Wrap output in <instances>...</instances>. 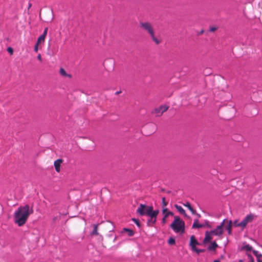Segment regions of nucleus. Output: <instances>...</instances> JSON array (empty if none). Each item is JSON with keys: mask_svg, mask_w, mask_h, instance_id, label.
Wrapping results in <instances>:
<instances>
[{"mask_svg": "<svg viewBox=\"0 0 262 262\" xmlns=\"http://www.w3.org/2000/svg\"><path fill=\"white\" fill-rule=\"evenodd\" d=\"M93 231H92V232L91 233V235L92 236H96V235H98L99 234V233L98 232V224H94L93 225Z\"/></svg>", "mask_w": 262, "mask_h": 262, "instance_id": "obj_14", "label": "nucleus"}, {"mask_svg": "<svg viewBox=\"0 0 262 262\" xmlns=\"http://www.w3.org/2000/svg\"><path fill=\"white\" fill-rule=\"evenodd\" d=\"M225 220L226 221V224L224 225V227L228 231V234L230 235L232 232V222L231 220L228 221L227 219Z\"/></svg>", "mask_w": 262, "mask_h": 262, "instance_id": "obj_11", "label": "nucleus"}, {"mask_svg": "<svg viewBox=\"0 0 262 262\" xmlns=\"http://www.w3.org/2000/svg\"><path fill=\"white\" fill-rule=\"evenodd\" d=\"M253 252L256 256L257 259H258V258L259 259H262V255L260 254H259L258 251L253 250Z\"/></svg>", "mask_w": 262, "mask_h": 262, "instance_id": "obj_21", "label": "nucleus"}, {"mask_svg": "<svg viewBox=\"0 0 262 262\" xmlns=\"http://www.w3.org/2000/svg\"><path fill=\"white\" fill-rule=\"evenodd\" d=\"M60 74L64 77H71V75L66 73V71L63 68H60Z\"/></svg>", "mask_w": 262, "mask_h": 262, "instance_id": "obj_18", "label": "nucleus"}, {"mask_svg": "<svg viewBox=\"0 0 262 262\" xmlns=\"http://www.w3.org/2000/svg\"><path fill=\"white\" fill-rule=\"evenodd\" d=\"M162 204L163 208H166V206L168 205V202L166 201L165 197L162 198Z\"/></svg>", "mask_w": 262, "mask_h": 262, "instance_id": "obj_19", "label": "nucleus"}, {"mask_svg": "<svg viewBox=\"0 0 262 262\" xmlns=\"http://www.w3.org/2000/svg\"><path fill=\"white\" fill-rule=\"evenodd\" d=\"M37 59L40 61H41V56L40 54L37 55Z\"/></svg>", "mask_w": 262, "mask_h": 262, "instance_id": "obj_35", "label": "nucleus"}, {"mask_svg": "<svg viewBox=\"0 0 262 262\" xmlns=\"http://www.w3.org/2000/svg\"><path fill=\"white\" fill-rule=\"evenodd\" d=\"M132 220L135 223V224L139 227H140V223L138 220L136 219H133Z\"/></svg>", "mask_w": 262, "mask_h": 262, "instance_id": "obj_26", "label": "nucleus"}, {"mask_svg": "<svg viewBox=\"0 0 262 262\" xmlns=\"http://www.w3.org/2000/svg\"><path fill=\"white\" fill-rule=\"evenodd\" d=\"M218 245H217L216 242H213L210 244V245L209 246L208 249L210 251H215Z\"/></svg>", "mask_w": 262, "mask_h": 262, "instance_id": "obj_17", "label": "nucleus"}, {"mask_svg": "<svg viewBox=\"0 0 262 262\" xmlns=\"http://www.w3.org/2000/svg\"><path fill=\"white\" fill-rule=\"evenodd\" d=\"M32 7V4L29 3L28 5V9H29Z\"/></svg>", "mask_w": 262, "mask_h": 262, "instance_id": "obj_36", "label": "nucleus"}, {"mask_svg": "<svg viewBox=\"0 0 262 262\" xmlns=\"http://www.w3.org/2000/svg\"><path fill=\"white\" fill-rule=\"evenodd\" d=\"M243 249L247 251H250L252 250V248L249 245H247L244 246Z\"/></svg>", "mask_w": 262, "mask_h": 262, "instance_id": "obj_24", "label": "nucleus"}, {"mask_svg": "<svg viewBox=\"0 0 262 262\" xmlns=\"http://www.w3.org/2000/svg\"><path fill=\"white\" fill-rule=\"evenodd\" d=\"M212 235H213V234L211 233V231H206L205 237L203 241L204 243L210 242L212 238Z\"/></svg>", "mask_w": 262, "mask_h": 262, "instance_id": "obj_12", "label": "nucleus"}, {"mask_svg": "<svg viewBox=\"0 0 262 262\" xmlns=\"http://www.w3.org/2000/svg\"><path fill=\"white\" fill-rule=\"evenodd\" d=\"M39 43H38L36 42V43L35 45L34 50L35 52H37L38 50V45Z\"/></svg>", "mask_w": 262, "mask_h": 262, "instance_id": "obj_31", "label": "nucleus"}, {"mask_svg": "<svg viewBox=\"0 0 262 262\" xmlns=\"http://www.w3.org/2000/svg\"><path fill=\"white\" fill-rule=\"evenodd\" d=\"M170 227L176 233H183L185 231V223L179 216H174V220Z\"/></svg>", "mask_w": 262, "mask_h": 262, "instance_id": "obj_3", "label": "nucleus"}, {"mask_svg": "<svg viewBox=\"0 0 262 262\" xmlns=\"http://www.w3.org/2000/svg\"><path fill=\"white\" fill-rule=\"evenodd\" d=\"M213 262H220L219 260H215Z\"/></svg>", "mask_w": 262, "mask_h": 262, "instance_id": "obj_39", "label": "nucleus"}, {"mask_svg": "<svg viewBox=\"0 0 262 262\" xmlns=\"http://www.w3.org/2000/svg\"><path fill=\"white\" fill-rule=\"evenodd\" d=\"M124 230L127 232L128 236H132L134 235V232L133 230L126 228H124Z\"/></svg>", "mask_w": 262, "mask_h": 262, "instance_id": "obj_20", "label": "nucleus"}, {"mask_svg": "<svg viewBox=\"0 0 262 262\" xmlns=\"http://www.w3.org/2000/svg\"><path fill=\"white\" fill-rule=\"evenodd\" d=\"M61 165H54L55 169L57 172H59Z\"/></svg>", "mask_w": 262, "mask_h": 262, "instance_id": "obj_27", "label": "nucleus"}, {"mask_svg": "<svg viewBox=\"0 0 262 262\" xmlns=\"http://www.w3.org/2000/svg\"><path fill=\"white\" fill-rule=\"evenodd\" d=\"M248 256H249V257L250 261V262H254V259H253V258L252 257V256H251V255H248Z\"/></svg>", "mask_w": 262, "mask_h": 262, "instance_id": "obj_33", "label": "nucleus"}, {"mask_svg": "<svg viewBox=\"0 0 262 262\" xmlns=\"http://www.w3.org/2000/svg\"><path fill=\"white\" fill-rule=\"evenodd\" d=\"M48 28L47 27L45 29H44V31H43V32L42 33V34H41V35L45 36L46 37L47 34V32H48Z\"/></svg>", "mask_w": 262, "mask_h": 262, "instance_id": "obj_30", "label": "nucleus"}, {"mask_svg": "<svg viewBox=\"0 0 262 262\" xmlns=\"http://www.w3.org/2000/svg\"><path fill=\"white\" fill-rule=\"evenodd\" d=\"M45 37L42 36V35H40L37 39V43H40L41 41H44L45 40Z\"/></svg>", "mask_w": 262, "mask_h": 262, "instance_id": "obj_22", "label": "nucleus"}, {"mask_svg": "<svg viewBox=\"0 0 262 262\" xmlns=\"http://www.w3.org/2000/svg\"><path fill=\"white\" fill-rule=\"evenodd\" d=\"M162 213L164 214V217L162 219V223L163 224H165L166 223V219L168 217V216H172L173 215V213L171 211H168V209L167 208H163Z\"/></svg>", "mask_w": 262, "mask_h": 262, "instance_id": "obj_8", "label": "nucleus"}, {"mask_svg": "<svg viewBox=\"0 0 262 262\" xmlns=\"http://www.w3.org/2000/svg\"><path fill=\"white\" fill-rule=\"evenodd\" d=\"M168 244H169L170 245H174L175 244V239L174 238H172V237H170L168 241Z\"/></svg>", "mask_w": 262, "mask_h": 262, "instance_id": "obj_23", "label": "nucleus"}, {"mask_svg": "<svg viewBox=\"0 0 262 262\" xmlns=\"http://www.w3.org/2000/svg\"><path fill=\"white\" fill-rule=\"evenodd\" d=\"M7 51L9 53H10L11 54H12L13 53V49L11 47H9L7 49Z\"/></svg>", "mask_w": 262, "mask_h": 262, "instance_id": "obj_32", "label": "nucleus"}, {"mask_svg": "<svg viewBox=\"0 0 262 262\" xmlns=\"http://www.w3.org/2000/svg\"><path fill=\"white\" fill-rule=\"evenodd\" d=\"M62 162H63V160L61 159H59L55 160L54 162V164H61V163H62Z\"/></svg>", "mask_w": 262, "mask_h": 262, "instance_id": "obj_29", "label": "nucleus"}, {"mask_svg": "<svg viewBox=\"0 0 262 262\" xmlns=\"http://www.w3.org/2000/svg\"><path fill=\"white\" fill-rule=\"evenodd\" d=\"M232 224L235 227H241V222L238 223V220H235L233 223Z\"/></svg>", "mask_w": 262, "mask_h": 262, "instance_id": "obj_25", "label": "nucleus"}, {"mask_svg": "<svg viewBox=\"0 0 262 262\" xmlns=\"http://www.w3.org/2000/svg\"><path fill=\"white\" fill-rule=\"evenodd\" d=\"M137 213L141 216L147 215L149 218L157 219L159 211L158 210H154L152 206H146L141 204L137 210Z\"/></svg>", "mask_w": 262, "mask_h": 262, "instance_id": "obj_2", "label": "nucleus"}, {"mask_svg": "<svg viewBox=\"0 0 262 262\" xmlns=\"http://www.w3.org/2000/svg\"><path fill=\"white\" fill-rule=\"evenodd\" d=\"M168 108L166 105H161L160 107L155 109L154 111L158 116L161 115L164 112H166Z\"/></svg>", "mask_w": 262, "mask_h": 262, "instance_id": "obj_9", "label": "nucleus"}, {"mask_svg": "<svg viewBox=\"0 0 262 262\" xmlns=\"http://www.w3.org/2000/svg\"><path fill=\"white\" fill-rule=\"evenodd\" d=\"M167 193H170V191H167Z\"/></svg>", "mask_w": 262, "mask_h": 262, "instance_id": "obj_40", "label": "nucleus"}, {"mask_svg": "<svg viewBox=\"0 0 262 262\" xmlns=\"http://www.w3.org/2000/svg\"><path fill=\"white\" fill-rule=\"evenodd\" d=\"M203 32V30H202V31H201V33H202Z\"/></svg>", "mask_w": 262, "mask_h": 262, "instance_id": "obj_42", "label": "nucleus"}, {"mask_svg": "<svg viewBox=\"0 0 262 262\" xmlns=\"http://www.w3.org/2000/svg\"><path fill=\"white\" fill-rule=\"evenodd\" d=\"M226 220H224L219 226H217L215 229L211 231V233L216 236H220L222 235L223 233L224 225L226 224Z\"/></svg>", "mask_w": 262, "mask_h": 262, "instance_id": "obj_5", "label": "nucleus"}, {"mask_svg": "<svg viewBox=\"0 0 262 262\" xmlns=\"http://www.w3.org/2000/svg\"><path fill=\"white\" fill-rule=\"evenodd\" d=\"M257 262H262V259H257Z\"/></svg>", "mask_w": 262, "mask_h": 262, "instance_id": "obj_37", "label": "nucleus"}, {"mask_svg": "<svg viewBox=\"0 0 262 262\" xmlns=\"http://www.w3.org/2000/svg\"><path fill=\"white\" fill-rule=\"evenodd\" d=\"M157 222L156 219L149 218L147 221V225L148 227H152Z\"/></svg>", "mask_w": 262, "mask_h": 262, "instance_id": "obj_16", "label": "nucleus"}, {"mask_svg": "<svg viewBox=\"0 0 262 262\" xmlns=\"http://www.w3.org/2000/svg\"><path fill=\"white\" fill-rule=\"evenodd\" d=\"M33 212V209L30 210V206L28 205L19 207L14 212L15 223L18 226H22L26 223L29 215Z\"/></svg>", "mask_w": 262, "mask_h": 262, "instance_id": "obj_1", "label": "nucleus"}, {"mask_svg": "<svg viewBox=\"0 0 262 262\" xmlns=\"http://www.w3.org/2000/svg\"><path fill=\"white\" fill-rule=\"evenodd\" d=\"M198 215L199 216V217H200V214H198Z\"/></svg>", "mask_w": 262, "mask_h": 262, "instance_id": "obj_41", "label": "nucleus"}, {"mask_svg": "<svg viewBox=\"0 0 262 262\" xmlns=\"http://www.w3.org/2000/svg\"><path fill=\"white\" fill-rule=\"evenodd\" d=\"M206 226L210 227V226L208 224V221H206L204 224H199V220L198 219H195L194 220L193 225L192 226V228H201L205 227Z\"/></svg>", "mask_w": 262, "mask_h": 262, "instance_id": "obj_7", "label": "nucleus"}, {"mask_svg": "<svg viewBox=\"0 0 262 262\" xmlns=\"http://www.w3.org/2000/svg\"><path fill=\"white\" fill-rule=\"evenodd\" d=\"M216 30V27H211L210 29V31L213 32V31H215Z\"/></svg>", "mask_w": 262, "mask_h": 262, "instance_id": "obj_34", "label": "nucleus"}, {"mask_svg": "<svg viewBox=\"0 0 262 262\" xmlns=\"http://www.w3.org/2000/svg\"><path fill=\"white\" fill-rule=\"evenodd\" d=\"M140 26L141 28H142L144 30L147 31L150 34L152 39L157 45L160 43V40L155 36L154 29L150 23L148 22H141L140 23Z\"/></svg>", "mask_w": 262, "mask_h": 262, "instance_id": "obj_4", "label": "nucleus"}, {"mask_svg": "<svg viewBox=\"0 0 262 262\" xmlns=\"http://www.w3.org/2000/svg\"><path fill=\"white\" fill-rule=\"evenodd\" d=\"M174 207L181 214L184 215V216H186L185 210L181 206L175 204Z\"/></svg>", "mask_w": 262, "mask_h": 262, "instance_id": "obj_13", "label": "nucleus"}, {"mask_svg": "<svg viewBox=\"0 0 262 262\" xmlns=\"http://www.w3.org/2000/svg\"><path fill=\"white\" fill-rule=\"evenodd\" d=\"M199 243L196 241L195 236L194 235H192L190 238V246L191 247L192 250H195L196 248V246L199 245Z\"/></svg>", "mask_w": 262, "mask_h": 262, "instance_id": "obj_10", "label": "nucleus"}, {"mask_svg": "<svg viewBox=\"0 0 262 262\" xmlns=\"http://www.w3.org/2000/svg\"><path fill=\"white\" fill-rule=\"evenodd\" d=\"M120 93H121V91H117V92H116L115 93V94L117 95V94H120Z\"/></svg>", "mask_w": 262, "mask_h": 262, "instance_id": "obj_38", "label": "nucleus"}, {"mask_svg": "<svg viewBox=\"0 0 262 262\" xmlns=\"http://www.w3.org/2000/svg\"><path fill=\"white\" fill-rule=\"evenodd\" d=\"M193 251L196 252L197 253L199 254L200 253L203 252L204 251V249H198L196 248L195 250H193Z\"/></svg>", "mask_w": 262, "mask_h": 262, "instance_id": "obj_28", "label": "nucleus"}, {"mask_svg": "<svg viewBox=\"0 0 262 262\" xmlns=\"http://www.w3.org/2000/svg\"><path fill=\"white\" fill-rule=\"evenodd\" d=\"M184 205L188 208V209L191 211L192 214L195 215L196 214V211L194 210L190 205V204L187 202L186 204H184Z\"/></svg>", "mask_w": 262, "mask_h": 262, "instance_id": "obj_15", "label": "nucleus"}, {"mask_svg": "<svg viewBox=\"0 0 262 262\" xmlns=\"http://www.w3.org/2000/svg\"><path fill=\"white\" fill-rule=\"evenodd\" d=\"M254 219V215L250 214L247 215L244 219L241 222V227L243 230L249 223L252 222Z\"/></svg>", "mask_w": 262, "mask_h": 262, "instance_id": "obj_6", "label": "nucleus"}]
</instances>
